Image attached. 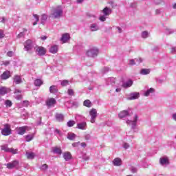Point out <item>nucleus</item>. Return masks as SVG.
<instances>
[{
  "label": "nucleus",
  "instance_id": "1",
  "mask_svg": "<svg viewBox=\"0 0 176 176\" xmlns=\"http://www.w3.org/2000/svg\"><path fill=\"white\" fill-rule=\"evenodd\" d=\"M62 14H63V8H61V6H58L51 10L50 16L53 19H60V17L63 16Z\"/></svg>",
  "mask_w": 176,
  "mask_h": 176
},
{
  "label": "nucleus",
  "instance_id": "2",
  "mask_svg": "<svg viewBox=\"0 0 176 176\" xmlns=\"http://www.w3.org/2000/svg\"><path fill=\"white\" fill-rule=\"evenodd\" d=\"M23 50L28 53H31V51L35 47V44L32 42V40L28 39L23 43Z\"/></svg>",
  "mask_w": 176,
  "mask_h": 176
},
{
  "label": "nucleus",
  "instance_id": "3",
  "mask_svg": "<svg viewBox=\"0 0 176 176\" xmlns=\"http://www.w3.org/2000/svg\"><path fill=\"white\" fill-rule=\"evenodd\" d=\"M138 122V115L134 114L133 117V120H127L126 121V123L129 126H131L133 130H135V127H137Z\"/></svg>",
  "mask_w": 176,
  "mask_h": 176
},
{
  "label": "nucleus",
  "instance_id": "4",
  "mask_svg": "<svg viewBox=\"0 0 176 176\" xmlns=\"http://www.w3.org/2000/svg\"><path fill=\"white\" fill-rule=\"evenodd\" d=\"M1 151H3V152H6L7 153H12V155L17 154L18 149L17 148H8V144H3L0 146Z\"/></svg>",
  "mask_w": 176,
  "mask_h": 176
},
{
  "label": "nucleus",
  "instance_id": "5",
  "mask_svg": "<svg viewBox=\"0 0 176 176\" xmlns=\"http://www.w3.org/2000/svg\"><path fill=\"white\" fill-rule=\"evenodd\" d=\"M98 53H100L98 48H97L96 47H93L87 51L86 54H87V56H88V57L94 58V57H97V56H98Z\"/></svg>",
  "mask_w": 176,
  "mask_h": 176
},
{
  "label": "nucleus",
  "instance_id": "6",
  "mask_svg": "<svg viewBox=\"0 0 176 176\" xmlns=\"http://www.w3.org/2000/svg\"><path fill=\"white\" fill-rule=\"evenodd\" d=\"M1 134L6 137L12 134V129L10 128V125L9 124H6L4 125V129L1 130Z\"/></svg>",
  "mask_w": 176,
  "mask_h": 176
},
{
  "label": "nucleus",
  "instance_id": "7",
  "mask_svg": "<svg viewBox=\"0 0 176 176\" xmlns=\"http://www.w3.org/2000/svg\"><path fill=\"white\" fill-rule=\"evenodd\" d=\"M34 50L38 56H45L46 54V48L43 47L36 46Z\"/></svg>",
  "mask_w": 176,
  "mask_h": 176
},
{
  "label": "nucleus",
  "instance_id": "8",
  "mask_svg": "<svg viewBox=\"0 0 176 176\" xmlns=\"http://www.w3.org/2000/svg\"><path fill=\"white\" fill-rule=\"evenodd\" d=\"M89 116H91V123H96V119L97 118V109H91L89 111Z\"/></svg>",
  "mask_w": 176,
  "mask_h": 176
},
{
  "label": "nucleus",
  "instance_id": "9",
  "mask_svg": "<svg viewBox=\"0 0 176 176\" xmlns=\"http://www.w3.org/2000/svg\"><path fill=\"white\" fill-rule=\"evenodd\" d=\"M19 162L18 160H14L8 164H5V166L8 168V170H12V168H16V167L19 166Z\"/></svg>",
  "mask_w": 176,
  "mask_h": 176
},
{
  "label": "nucleus",
  "instance_id": "10",
  "mask_svg": "<svg viewBox=\"0 0 176 176\" xmlns=\"http://www.w3.org/2000/svg\"><path fill=\"white\" fill-rule=\"evenodd\" d=\"M160 164L163 167H167V166H168V164H170V160H168V158L167 157H162L160 159Z\"/></svg>",
  "mask_w": 176,
  "mask_h": 176
},
{
  "label": "nucleus",
  "instance_id": "11",
  "mask_svg": "<svg viewBox=\"0 0 176 176\" xmlns=\"http://www.w3.org/2000/svg\"><path fill=\"white\" fill-rule=\"evenodd\" d=\"M127 116H130V110H123L118 114V118H120V119L127 118Z\"/></svg>",
  "mask_w": 176,
  "mask_h": 176
},
{
  "label": "nucleus",
  "instance_id": "12",
  "mask_svg": "<svg viewBox=\"0 0 176 176\" xmlns=\"http://www.w3.org/2000/svg\"><path fill=\"white\" fill-rule=\"evenodd\" d=\"M27 129H28V126H27L16 128L17 134L19 135H24V134H25V131H27Z\"/></svg>",
  "mask_w": 176,
  "mask_h": 176
},
{
  "label": "nucleus",
  "instance_id": "13",
  "mask_svg": "<svg viewBox=\"0 0 176 176\" xmlns=\"http://www.w3.org/2000/svg\"><path fill=\"white\" fill-rule=\"evenodd\" d=\"M71 39V36L68 33H64L62 34V37L60 38V41L62 43H67L68 41Z\"/></svg>",
  "mask_w": 176,
  "mask_h": 176
},
{
  "label": "nucleus",
  "instance_id": "14",
  "mask_svg": "<svg viewBox=\"0 0 176 176\" xmlns=\"http://www.w3.org/2000/svg\"><path fill=\"white\" fill-rule=\"evenodd\" d=\"M76 129H78V130H87V123L86 122L77 123Z\"/></svg>",
  "mask_w": 176,
  "mask_h": 176
},
{
  "label": "nucleus",
  "instance_id": "15",
  "mask_svg": "<svg viewBox=\"0 0 176 176\" xmlns=\"http://www.w3.org/2000/svg\"><path fill=\"white\" fill-rule=\"evenodd\" d=\"M8 93H10V89L6 87H0V95L5 96V94H8Z\"/></svg>",
  "mask_w": 176,
  "mask_h": 176
},
{
  "label": "nucleus",
  "instance_id": "16",
  "mask_svg": "<svg viewBox=\"0 0 176 176\" xmlns=\"http://www.w3.org/2000/svg\"><path fill=\"white\" fill-rule=\"evenodd\" d=\"M63 157L65 162H68L72 159V155H71V153L68 151L63 153Z\"/></svg>",
  "mask_w": 176,
  "mask_h": 176
},
{
  "label": "nucleus",
  "instance_id": "17",
  "mask_svg": "<svg viewBox=\"0 0 176 176\" xmlns=\"http://www.w3.org/2000/svg\"><path fill=\"white\" fill-rule=\"evenodd\" d=\"M89 30L92 32H94L98 31V30H100V26L98 25V23H92L89 26Z\"/></svg>",
  "mask_w": 176,
  "mask_h": 176
},
{
  "label": "nucleus",
  "instance_id": "18",
  "mask_svg": "<svg viewBox=\"0 0 176 176\" xmlns=\"http://www.w3.org/2000/svg\"><path fill=\"white\" fill-rule=\"evenodd\" d=\"M140 98V93L133 92L130 94V96L128 98V100H137Z\"/></svg>",
  "mask_w": 176,
  "mask_h": 176
},
{
  "label": "nucleus",
  "instance_id": "19",
  "mask_svg": "<svg viewBox=\"0 0 176 176\" xmlns=\"http://www.w3.org/2000/svg\"><path fill=\"white\" fill-rule=\"evenodd\" d=\"M101 13H102V14L104 16H109V14H111V13H112V10L108 7H105L102 11Z\"/></svg>",
  "mask_w": 176,
  "mask_h": 176
},
{
  "label": "nucleus",
  "instance_id": "20",
  "mask_svg": "<svg viewBox=\"0 0 176 176\" xmlns=\"http://www.w3.org/2000/svg\"><path fill=\"white\" fill-rule=\"evenodd\" d=\"M116 83V78L111 77L106 79V84L111 86H113Z\"/></svg>",
  "mask_w": 176,
  "mask_h": 176
},
{
  "label": "nucleus",
  "instance_id": "21",
  "mask_svg": "<svg viewBox=\"0 0 176 176\" xmlns=\"http://www.w3.org/2000/svg\"><path fill=\"white\" fill-rule=\"evenodd\" d=\"M14 93L15 94L16 100H21L23 98V96H21V90L16 89Z\"/></svg>",
  "mask_w": 176,
  "mask_h": 176
},
{
  "label": "nucleus",
  "instance_id": "22",
  "mask_svg": "<svg viewBox=\"0 0 176 176\" xmlns=\"http://www.w3.org/2000/svg\"><path fill=\"white\" fill-rule=\"evenodd\" d=\"M10 76V71H6L1 75V78L3 80H6V79H9V77Z\"/></svg>",
  "mask_w": 176,
  "mask_h": 176
},
{
  "label": "nucleus",
  "instance_id": "23",
  "mask_svg": "<svg viewBox=\"0 0 176 176\" xmlns=\"http://www.w3.org/2000/svg\"><path fill=\"white\" fill-rule=\"evenodd\" d=\"M56 102V99L50 98L47 100L46 104L47 107H53V105H55Z\"/></svg>",
  "mask_w": 176,
  "mask_h": 176
},
{
  "label": "nucleus",
  "instance_id": "24",
  "mask_svg": "<svg viewBox=\"0 0 176 176\" xmlns=\"http://www.w3.org/2000/svg\"><path fill=\"white\" fill-rule=\"evenodd\" d=\"M113 166L118 167L119 166H122V159L119 157H116L113 160Z\"/></svg>",
  "mask_w": 176,
  "mask_h": 176
},
{
  "label": "nucleus",
  "instance_id": "25",
  "mask_svg": "<svg viewBox=\"0 0 176 176\" xmlns=\"http://www.w3.org/2000/svg\"><path fill=\"white\" fill-rule=\"evenodd\" d=\"M58 52V45H52L50 48V53H52V54H56Z\"/></svg>",
  "mask_w": 176,
  "mask_h": 176
},
{
  "label": "nucleus",
  "instance_id": "26",
  "mask_svg": "<svg viewBox=\"0 0 176 176\" xmlns=\"http://www.w3.org/2000/svg\"><path fill=\"white\" fill-rule=\"evenodd\" d=\"M131 86H133V80H129L128 81L122 84V87H124V89H127L128 87H131Z\"/></svg>",
  "mask_w": 176,
  "mask_h": 176
},
{
  "label": "nucleus",
  "instance_id": "27",
  "mask_svg": "<svg viewBox=\"0 0 176 176\" xmlns=\"http://www.w3.org/2000/svg\"><path fill=\"white\" fill-rule=\"evenodd\" d=\"M52 152L56 155H61V153H63V150H61V148L60 147H54L52 148Z\"/></svg>",
  "mask_w": 176,
  "mask_h": 176
},
{
  "label": "nucleus",
  "instance_id": "28",
  "mask_svg": "<svg viewBox=\"0 0 176 176\" xmlns=\"http://www.w3.org/2000/svg\"><path fill=\"white\" fill-rule=\"evenodd\" d=\"M153 93H155V89H153V88H150V89H147V90L144 92V96L145 97H149L150 94H153Z\"/></svg>",
  "mask_w": 176,
  "mask_h": 176
},
{
  "label": "nucleus",
  "instance_id": "29",
  "mask_svg": "<svg viewBox=\"0 0 176 176\" xmlns=\"http://www.w3.org/2000/svg\"><path fill=\"white\" fill-rule=\"evenodd\" d=\"M21 82H23V80H21V77H20V76H15L14 77V82L16 85H20V83H21Z\"/></svg>",
  "mask_w": 176,
  "mask_h": 176
},
{
  "label": "nucleus",
  "instance_id": "30",
  "mask_svg": "<svg viewBox=\"0 0 176 176\" xmlns=\"http://www.w3.org/2000/svg\"><path fill=\"white\" fill-rule=\"evenodd\" d=\"M55 117L58 122H63L64 121V115H63V114L56 113Z\"/></svg>",
  "mask_w": 176,
  "mask_h": 176
},
{
  "label": "nucleus",
  "instance_id": "31",
  "mask_svg": "<svg viewBox=\"0 0 176 176\" xmlns=\"http://www.w3.org/2000/svg\"><path fill=\"white\" fill-rule=\"evenodd\" d=\"M58 91V89H57V86L52 85L50 87V92L52 94H56Z\"/></svg>",
  "mask_w": 176,
  "mask_h": 176
},
{
  "label": "nucleus",
  "instance_id": "32",
  "mask_svg": "<svg viewBox=\"0 0 176 176\" xmlns=\"http://www.w3.org/2000/svg\"><path fill=\"white\" fill-rule=\"evenodd\" d=\"M84 107H87V108H91L93 107V104L90 100H85L83 102Z\"/></svg>",
  "mask_w": 176,
  "mask_h": 176
},
{
  "label": "nucleus",
  "instance_id": "33",
  "mask_svg": "<svg viewBox=\"0 0 176 176\" xmlns=\"http://www.w3.org/2000/svg\"><path fill=\"white\" fill-rule=\"evenodd\" d=\"M140 75H149L151 74V69H142L140 72Z\"/></svg>",
  "mask_w": 176,
  "mask_h": 176
},
{
  "label": "nucleus",
  "instance_id": "34",
  "mask_svg": "<svg viewBox=\"0 0 176 176\" xmlns=\"http://www.w3.org/2000/svg\"><path fill=\"white\" fill-rule=\"evenodd\" d=\"M34 134H30L27 135L25 138L27 142H30V141H32L34 140Z\"/></svg>",
  "mask_w": 176,
  "mask_h": 176
},
{
  "label": "nucleus",
  "instance_id": "35",
  "mask_svg": "<svg viewBox=\"0 0 176 176\" xmlns=\"http://www.w3.org/2000/svg\"><path fill=\"white\" fill-rule=\"evenodd\" d=\"M42 85H43V81H42V80L37 78L34 80V85L39 87V86H42Z\"/></svg>",
  "mask_w": 176,
  "mask_h": 176
},
{
  "label": "nucleus",
  "instance_id": "36",
  "mask_svg": "<svg viewBox=\"0 0 176 176\" xmlns=\"http://www.w3.org/2000/svg\"><path fill=\"white\" fill-rule=\"evenodd\" d=\"M76 137V135H75V133H69L67 134V138L68 140H70V141H74Z\"/></svg>",
  "mask_w": 176,
  "mask_h": 176
},
{
  "label": "nucleus",
  "instance_id": "37",
  "mask_svg": "<svg viewBox=\"0 0 176 176\" xmlns=\"http://www.w3.org/2000/svg\"><path fill=\"white\" fill-rule=\"evenodd\" d=\"M26 156H27L28 159L32 160V159H34V157H35V153H31V152H27Z\"/></svg>",
  "mask_w": 176,
  "mask_h": 176
},
{
  "label": "nucleus",
  "instance_id": "38",
  "mask_svg": "<svg viewBox=\"0 0 176 176\" xmlns=\"http://www.w3.org/2000/svg\"><path fill=\"white\" fill-rule=\"evenodd\" d=\"M41 24H45V23L46 22V20H47V15H46L45 14H43L41 16Z\"/></svg>",
  "mask_w": 176,
  "mask_h": 176
},
{
  "label": "nucleus",
  "instance_id": "39",
  "mask_svg": "<svg viewBox=\"0 0 176 176\" xmlns=\"http://www.w3.org/2000/svg\"><path fill=\"white\" fill-rule=\"evenodd\" d=\"M33 17H34L36 20V21L33 23V25H36V24H38V21H39V16L36 14H34Z\"/></svg>",
  "mask_w": 176,
  "mask_h": 176
},
{
  "label": "nucleus",
  "instance_id": "40",
  "mask_svg": "<svg viewBox=\"0 0 176 176\" xmlns=\"http://www.w3.org/2000/svg\"><path fill=\"white\" fill-rule=\"evenodd\" d=\"M149 36V32L146 31H144L142 32V38H144V39L148 38Z\"/></svg>",
  "mask_w": 176,
  "mask_h": 176
},
{
  "label": "nucleus",
  "instance_id": "41",
  "mask_svg": "<svg viewBox=\"0 0 176 176\" xmlns=\"http://www.w3.org/2000/svg\"><path fill=\"white\" fill-rule=\"evenodd\" d=\"M25 32H27V29H24L23 32H20V34H18L17 38H23V36L25 35Z\"/></svg>",
  "mask_w": 176,
  "mask_h": 176
},
{
  "label": "nucleus",
  "instance_id": "42",
  "mask_svg": "<svg viewBox=\"0 0 176 176\" xmlns=\"http://www.w3.org/2000/svg\"><path fill=\"white\" fill-rule=\"evenodd\" d=\"M62 86H68L69 85V81L68 80H63L61 81Z\"/></svg>",
  "mask_w": 176,
  "mask_h": 176
},
{
  "label": "nucleus",
  "instance_id": "43",
  "mask_svg": "<svg viewBox=\"0 0 176 176\" xmlns=\"http://www.w3.org/2000/svg\"><path fill=\"white\" fill-rule=\"evenodd\" d=\"M75 121L74 120H69L67 123V126L68 127H73V126L75 124Z\"/></svg>",
  "mask_w": 176,
  "mask_h": 176
},
{
  "label": "nucleus",
  "instance_id": "44",
  "mask_svg": "<svg viewBox=\"0 0 176 176\" xmlns=\"http://www.w3.org/2000/svg\"><path fill=\"white\" fill-rule=\"evenodd\" d=\"M83 118H84L83 116L79 114H76L75 116V119L77 122H79L80 120H82Z\"/></svg>",
  "mask_w": 176,
  "mask_h": 176
},
{
  "label": "nucleus",
  "instance_id": "45",
  "mask_svg": "<svg viewBox=\"0 0 176 176\" xmlns=\"http://www.w3.org/2000/svg\"><path fill=\"white\" fill-rule=\"evenodd\" d=\"M47 164H44L40 167V170H41L42 171H45V170H47Z\"/></svg>",
  "mask_w": 176,
  "mask_h": 176
},
{
  "label": "nucleus",
  "instance_id": "46",
  "mask_svg": "<svg viewBox=\"0 0 176 176\" xmlns=\"http://www.w3.org/2000/svg\"><path fill=\"white\" fill-rule=\"evenodd\" d=\"M5 104L6 105V107H10L12 105V101H10V100H7L5 102Z\"/></svg>",
  "mask_w": 176,
  "mask_h": 176
},
{
  "label": "nucleus",
  "instance_id": "47",
  "mask_svg": "<svg viewBox=\"0 0 176 176\" xmlns=\"http://www.w3.org/2000/svg\"><path fill=\"white\" fill-rule=\"evenodd\" d=\"M99 20L100 21H102V22L105 21L107 20V16H105V15H100V17H99Z\"/></svg>",
  "mask_w": 176,
  "mask_h": 176
},
{
  "label": "nucleus",
  "instance_id": "48",
  "mask_svg": "<svg viewBox=\"0 0 176 176\" xmlns=\"http://www.w3.org/2000/svg\"><path fill=\"white\" fill-rule=\"evenodd\" d=\"M87 16L88 17V19H94V20H96V14H88L87 15Z\"/></svg>",
  "mask_w": 176,
  "mask_h": 176
},
{
  "label": "nucleus",
  "instance_id": "49",
  "mask_svg": "<svg viewBox=\"0 0 176 176\" xmlns=\"http://www.w3.org/2000/svg\"><path fill=\"white\" fill-rule=\"evenodd\" d=\"M135 60L137 64H141V63L144 61V59H142V58H135Z\"/></svg>",
  "mask_w": 176,
  "mask_h": 176
},
{
  "label": "nucleus",
  "instance_id": "50",
  "mask_svg": "<svg viewBox=\"0 0 176 176\" xmlns=\"http://www.w3.org/2000/svg\"><path fill=\"white\" fill-rule=\"evenodd\" d=\"M136 60L135 59H131L129 60V65H135Z\"/></svg>",
  "mask_w": 176,
  "mask_h": 176
},
{
  "label": "nucleus",
  "instance_id": "51",
  "mask_svg": "<svg viewBox=\"0 0 176 176\" xmlns=\"http://www.w3.org/2000/svg\"><path fill=\"white\" fill-rule=\"evenodd\" d=\"M67 94L69 96H74V89H68Z\"/></svg>",
  "mask_w": 176,
  "mask_h": 176
},
{
  "label": "nucleus",
  "instance_id": "52",
  "mask_svg": "<svg viewBox=\"0 0 176 176\" xmlns=\"http://www.w3.org/2000/svg\"><path fill=\"white\" fill-rule=\"evenodd\" d=\"M109 71V67H104L102 69V74H107V72H108Z\"/></svg>",
  "mask_w": 176,
  "mask_h": 176
},
{
  "label": "nucleus",
  "instance_id": "53",
  "mask_svg": "<svg viewBox=\"0 0 176 176\" xmlns=\"http://www.w3.org/2000/svg\"><path fill=\"white\" fill-rule=\"evenodd\" d=\"M5 38V33L3 30H0V39Z\"/></svg>",
  "mask_w": 176,
  "mask_h": 176
},
{
  "label": "nucleus",
  "instance_id": "54",
  "mask_svg": "<svg viewBox=\"0 0 176 176\" xmlns=\"http://www.w3.org/2000/svg\"><path fill=\"white\" fill-rule=\"evenodd\" d=\"M123 148H124V149H129V148H130V145L129 144V143H124Z\"/></svg>",
  "mask_w": 176,
  "mask_h": 176
},
{
  "label": "nucleus",
  "instance_id": "55",
  "mask_svg": "<svg viewBox=\"0 0 176 176\" xmlns=\"http://www.w3.org/2000/svg\"><path fill=\"white\" fill-rule=\"evenodd\" d=\"M130 170H131V173H137V168H135L134 166H131L130 168Z\"/></svg>",
  "mask_w": 176,
  "mask_h": 176
},
{
  "label": "nucleus",
  "instance_id": "56",
  "mask_svg": "<svg viewBox=\"0 0 176 176\" xmlns=\"http://www.w3.org/2000/svg\"><path fill=\"white\" fill-rule=\"evenodd\" d=\"M54 134H56V135H57V134L58 135H61V131H60V130L56 129L54 130Z\"/></svg>",
  "mask_w": 176,
  "mask_h": 176
},
{
  "label": "nucleus",
  "instance_id": "57",
  "mask_svg": "<svg viewBox=\"0 0 176 176\" xmlns=\"http://www.w3.org/2000/svg\"><path fill=\"white\" fill-rule=\"evenodd\" d=\"M7 56H8V57H12V56H13V52L9 51V52L7 53Z\"/></svg>",
  "mask_w": 176,
  "mask_h": 176
},
{
  "label": "nucleus",
  "instance_id": "58",
  "mask_svg": "<svg viewBox=\"0 0 176 176\" xmlns=\"http://www.w3.org/2000/svg\"><path fill=\"white\" fill-rule=\"evenodd\" d=\"M172 119L176 122V113L172 114Z\"/></svg>",
  "mask_w": 176,
  "mask_h": 176
},
{
  "label": "nucleus",
  "instance_id": "59",
  "mask_svg": "<svg viewBox=\"0 0 176 176\" xmlns=\"http://www.w3.org/2000/svg\"><path fill=\"white\" fill-rule=\"evenodd\" d=\"M40 39H41V41H46L47 39V36H43L40 37Z\"/></svg>",
  "mask_w": 176,
  "mask_h": 176
},
{
  "label": "nucleus",
  "instance_id": "60",
  "mask_svg": "<svg viewBox=\"0 0 176 176\" xmlns=\"http://www.w3.org/2000/svg\"><path fill=\"white\" fill-rule=\"evenodd\" d=\"M120 91H122V88L118 87V88L116 89V93H120Z\"/></svg>",
  "mask_w": 176,
  "mask_h": 176
},
{
  "label": "nucleus",
  "instance_id": "61",
  "mask_svg": "<svg viewBox=\"0 0 176 176\" xmlns=\"http://www.w3.org/2000/svg\"><path fill=\"white\" fill-rule=\"evenodd\" d=\"M175 52H176V47H172L171 53L175 54Z\"/></svg>",
  "mask_w": 176,
  "mask_h": 176
},
{
  "label": "nucleus",
  "instance_id": "62",
  "mask_svg": "<svg viewBox=\"0 0 176 176\" xmlns=\"http://www.w3.org/2000/svg\"><path fill=\"white\" fill-rule=\"evenodd\" d=\"M156 82H157V83H163V80L157 78V79H156Z\"/></svg>",
  "mask_w": 176,
  "mask_h": 176
},
{
  "label": "nucleus",
  "instance_id": "63",
  "mask_svg": "<svg viewBox=\"0 0 176 176\" xmlns=\"http://www.w3.org/2000/svg\"><path fill=\"white\" fill-rule=\"evenodd\" d=\"M23 105L24 107H28V101L27 100L23 101Z\"/></svg>",
  "mask_w": 176,
  "mask_h": 176
},
{
  "label": "nucleus",
  "instance_id": "64",
  "mask_svg": "<svg viewBox=\"0 0 176 176\" xmlns=\"http://www.w3.org/2000/svg\"><path fill=\"white\" fill-rule=\"evenodd\" d=\"M117 30L119 34H122V28L120 27H117Z\"/></svg>",
  "mask_w": 176,
  "mask_h": 176
}]
</instances>
